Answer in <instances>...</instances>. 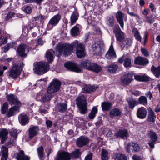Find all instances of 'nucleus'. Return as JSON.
<instances>
[{
    "label": "nucleus",
    "mask_w": 160,
    "mask_h": 160,
    "mask_svg": "<svg viewBox=\"0 0 160 160\" xmlns=\"http://www.w3.org/2000/svg\"><path fill=\"white\" fill-rule=\"evenodd\" d=\"M77 43V42L76 41L72 45L68 43H59L56 46L55 51L52 49L47 50L45 57L48 62H42L38 63L33 69L34 72L37 74H42L47 72L49 69V63L53 61L54 54L58 57H60L62 54L66 56L70 55L73 49V46Z\"/></svg>",
    "instance_id": "1"
},
{
    "label": "nucleus",
    "mask_w": 160,
    "mask_h": 160,
    "mask_svg": "<svg viewBox=\"0 0 160 160\" xmlns=\"http://www.w3.org/2000/svg\"><path fill=\"white\" fill-rule=\"evenodd\" d=\"M61 85V82L59 80H53L48 88L47 92L41 90L37 95L36 99L41 102H48L52 97L51 94L57 92L59 89Z\"/></svg>",
    "instance_id": "2"
},
{
    "label": "nucleus",
    "mask_w": 160,
    "mask_h": 160,
    "mask_svg": "<svg viewBox=\"0 0 160 160\" xmlns=\"http://www.w3.org/2000/svg\"><path fill=\"white\" fill-rule=\"evenodd\" d=\"M81 153L79 149H76L73 152L71 155L65 151H59L58 152L56 160H69L71 157L75 158L79 157Z\"/></svg>",
    "instance_id": "3"
},
{
    "label": "nucleus",
    "mask_w": 160,
    "mask_h": 160,
    "mask_svg": "<svg viewBox=\"0 0 160 160\" xmlns=\"http://www.w3.org/2000/svg\"><path fill=\"white\" fill-rule=\"evenodd\" d=\"M76 104L78 107L81 113L84 114L87 112V102L85 97L83 95L79 96L76 99Z\"/></svg>",
    "instance_id": "4"
},
{
    "label": "nucleus",
    "mask_w": 160,
    "mask_h": 160,
    "mask_svg": "<svg viewBox=\"0 0 160 160\" xmlns=\"http://www.w3.org/2000/svg\"><path fill=\"white\" fill-rule=\"evenodd\" d=\"M76 41L77 42V43L75 46H73L72 50L70 54L72 52V51L75 47H76V54L77 57L79 58H81L85 56L86 53L84 46L82 43L78 44V42L77 40H75L71 44H69L70 45H72V44Z\"/></svg>",
    "instance_id": "5"
},
{
    "label": "nucleus",
    "mask_w": 160,
    "mask_h": 160,
    "mask_svg": "<svg viewBox=\"0 0 160 160\" xmlns=\"http://www.w3.org/2000/svg\"><path fill=\"white\" fill-rule=\"evenodd\" d=\"M22 70L21 65L18 64L14 65L10 71L9 78L15 79L18 77L21 73Z\"/></svg>",
    "instance_id": "6"
},
{
    "label": "nucleus",
    "mask_w": 160,
    "mask_h": 160,
    "mask_svg": "<svg viewBox=\"0 0 160 160\" xmlns=\"http://www.w3.org/2000/svg\"><path fill=\"white\" fill-rule=\"evenodd\" d=\"M64 66L68 70L77 73L80 72L82 69L75 63L71 62H68L64 64Z\"/></svg>",
    "instance_id": "7"
},
{
    "label": "nucleus",
    "mask_w": 160,
    "mask_h": 160,
    "mask_svg": "<svg viewBox=\"0 0 160 160\" xmlns=\"http://www.w3.org/2000/svg\"><path fill=\"white\" fill-rule=\"evenodd\" d=\"M29 51V48L26 45L22 44L20 45L18 48V54L22 57L27 56L28 52Z\"/></svg>",
    "instance_id": "8"
},
{
    "label": "nucleus",
    "mask_w": 160,
    "mask_h": 160,
    "mask_svg": "<svg viewBox=\"0 0 160 160\" xmlns=\"http://www.w3.org/2000/svg\"><path fill=\"white\" fill-rule=\"evenodd\" d=\"M148 136L150 138V142L148 143L150 147L153 148L154 147V144L158 139V137L155 132L150 131L148 133Z\"/></svg>",
    "instance_id": "9"
},
{
    "label": "nucleus",
    "mask_w": 160,
    "mask_h": 160,
    "mask_svg": "<svg viewBox=\"0 0 160 160\" xmlns=\"http://www.w3.org/2000/svg\"><path fill=\"white\" fill-rule=\"evenodd\" d=\"M6 97L7 101L10 105L15 104V105L21 106V103L16 96L12 94H10L7 95Z\"/></svg>",
    "instance_id": "10"
},
{
    "label": "nucleus",
    "mask_w": 160,
    "mask_h": 160,
    "mask_svg": "<svg viewBox=\"0 0 160 160\" xmlns=\"http://www.w3.org/2000/svg\"><path fill=\"white\" fill-rule=\"evenodd\" d=\"M116 28L117 29H114L113 32L115 33L117 40L122 42L125 38L124 34L121 31L119 26H117Z\"/></svg>",
    "instance_id": "11"
},
{
    "label": "nucleus",
    "mask_w": 160,
    "mask_h": 160,
    "mask_svg": "<svg viewBox=\"0 0 160 160\" xmlns=\"http://www.w3.org/2000/svg\"><path fill=\"white\" fill-rule=\"evenodd\" d=\"M105 57L107 59H111L116 56V54L114 49L113 42H112L109 50L107 51L105 55Z\"/></svg>",
    "instance_id": "12"
},
{
    "label": "nucleus",
    "mask_w": 160,
    "mask_h": 160,
    "mask_svg": "<svg viewBox=\"0 0 160 160\" xmlns=\"http://www.w3.org/2000/svg\"><path fill=\"white\" fill-rule=\"evenodd\" d=\"M132 72L128 73L122 76L121 80L125 84L128 85L131 82L132 79Z\"/></svg>",
    "instance_id": "13"
},
{
    "label": "nucleus",
    "mask_w": 160,
    "mask_h": 160,
    "mask_svg": "<svg viewBox=\"0 0 160 160\" xmlns=\"http://www.w3.org/2000/svg\"><path fill=\"white\" fill-rule=\"evenodd\" d=\"M88 142L87 137L81 136L77 139V144L78 147H81L87 144Z\"/></svg>",
    "instance_id": "14"
},
{
    "label": "nucleus",
    "mask_w": 160,
    "mask_h": 160,
    "mask_svg": "<svg viewBox=\"0 0 160 160\" xmlns=\"http://www.w3.org/2000/svg\"><path fill=\"white\" fill-rule=\"evenodd\" d=\"M118 62L122 63L124 61V65L126 68L130 67L131 66V59L124 56L119 58L118 60Z\"/></svg>",
    "instance_id": "15"
},
{
    "label": "nucleus",
    "mask_w": 160,
    "mask_h": 160,
    "mask_svg": "<svg viewBox=\"0 0 160 160\" xmlns=\"http://www.w3.org/2000/svg\"><path fill=\"white\" fill-rule=\"evenodd\" d=\"M39 131L38 126H32L29 129V135L30 138H32L36 136Z\"/></svg>",
    "instance_id": "16"
},
{
    "label": "nucleus",
    "mask_w": 160,
    "mask_h": 160,
    "mask_svg": "<svg viewBox=\"0 0 160 160\" xmlns=\"http://www.w3.org/2000/svg\"><path fill=\"white\" fill-rule=\"evenodd\" d=\"M147 113V110L143 107L139 108L137 112V117L141 119L145 118L146 116Z\"/></svg>",
    "instance_id": "17"
},
{
    "label": "nucleus",
    "mask_w": 160,
    "mask_h": 160,
    "mask_svg": "<svg viewBox=\"0 0 160 160\" xmlns=\"http://www.w3.org/2000/svg\"><path fill=\"white\" fill-rule=\"evenodd\" d=\"M20 107L15 105L13 107H12L9 110L7 114V115L8 117H10L16 114L18 112Z\"/></svg>",
    "instance_id": "18"
},
{
    "label": "nucleus",
    "mask_w": 160,
    "mask_h": 160,
    "mask_svg": "<svg viewBox=\"0 0 160 160\" xmlns=\"http://www.w3.org/2000/svg\"><path fill=\"white\" fill-rule=\"evenodd\" d=\"M124 14L121 11L118 12L116 14V16L118 22L122 28H123L124 22L123 19Z\"/></svg>",
    "instance_id": "19"
},
{
    "label": "nucleus",
    "mask_w": 160,
    "mask_h": 160,
    "mask_svg": "<svg viewBox=\"0 0 160 160\" xmlns=\"http://www.w3.org/2000/svg\"><path fill=\"white\" fill-rule=\"evenodd\" d=\"M87 69L94 72H98L101 70L102 68L97 64L91 63Z\"/></svg>",
    "instance_id": "20"
},
{
    "label": "nucleus",
    "mask_w": 160,
    "mask_h": 160,
    "mask_svg": "<svg viewBox=\"0 0 160 160\" xmlns=\"http://www.w3.org/2000/svg\"><path fill=\"white\" fill-rule=\"evenodd\" d=\"M1 153L2 157L1 160H7L8 156V149L7 147L2 146L1 148Z\"/></svg>",
    "instance_id": "21"
},
{
    "label": "nucleus",
    "mask_w": 160,
    "mask_h": 160,
    "mask_svg": "<svg viewBox=\"0 0 160 160\" xmlns=\"http://www.w3.org/2000/svg\"><path fill=\"white\" fill-rule=\"evenodd\" d=\"M78 84L82 87V90L85 92H88L93 91L92 87L89 85H87L80 81H78Z\"/></svg>",
    "instance_id": "22"
},
{
    "label": "nucleus",
    "mask_w": 160,
    "mask_h": 160,
    "mask_svg": "<svg viewBox=\"0 0 160 160\" xmlns=\"http://www.w3.org/2000/svg\"><path fill=\"white\" fill-rule=\"evenodd\" d=\"M8 132L5 128L0 129V137L2 139L1 142L3 143L7 139Z\"/></svg>",
    "instance_id": "23"
},
{
    "label": "nucleus",
    "mask_w": 160,
    "mask_h": 160,
    "mask_svg": "<svg viewBox=\"0 0 160 160\" xmlns=\"http://www.w3.org/2000/svg\"><path fill=\"white\" fill-rule=\"evenodd\" d=\"M18 120L20 123L22 125L27 124L28 122V116L24 114H21L18 116Z\"/></svg>",
    "instance_id": "24"
},
{
    "label": "nucleus",
    "mask_w": 160,
    "mask_h": 160,
    "mask_svg": "<svg viewBox=\"0 0 160 160\" xmlns=\"http://www.w3.org/2000/svg\"><path fill=\"white\" fill-rule=\"evenodd\" d=\"M134 62L135 64L144 65L148 64V61L145 58L138 57L135 59Z\"/></svg>",
    "instance_id": "25"
},
{
    "label": "nucleus",
    "mask_w": 160,
    "mask_h": 160,
    "mask_svg": "<svg viewBox=\"0 0 160 160\" xmlns=\"http://www.w3.org/2000/svg\"><path fill=\"white\" fill-rule=\"evenodd\" d=\"M115 136L117 138H123L127 137L128 136V134L127 131L125 129H122L120 130L115 134Z\"/></svg>",
    "instance_id": "26"
},
{
    "label": "nucleus",
    "mask_w": 160,
    "mask_h": 160,
    "mask_svg": "<svg viewBox=\"0 0 160 160\" xmlns=\"http://www.w3.org/2000/svg\"><path fill=\"white\" fill-rule=\"evenodd\" d=\"M115 160H127V157L124 154L114 153L112 156Z\"/></svg>",
    "instance_id": "27"
},
{
    "label": "nucleus",
    "mask_w": 160,
    "mask_h": 160,
    "mask_svg": "<svg viewBox=\"0 0 160 160\" xmlns=\"http://www.w3.org/2000/svg\"><path fill=\"white\" fill-rule=\"evenodd\" d=\"M16 158L17 160H29V158L25 155L23 151H20L17 156Z\"/></svg>",
    "instance_id": "28"
},
{
    "label": "nucleus",
    "mask_w": 160,
    "mask_h": 160,
    "mask_svg": "<svg viewBox=\"0 0 160 160\" xmlns=\"http://www.w3.org/2000/svg\"><path fill=\"white\" fill-rule=\"evenodd\" d=\"M78 14L77 11L73 12L70 18V25H72L76 23L78 19Z\"/></svg>",
    "instance_id": "29"
},
{
    "label": "nucleus",
    "mask_w": 160,
    "mask_h": 160,
    "mask_svg": "<svg viewBox=\"0 0 160 160\" xmlns=\"http://www.w3.org/2000/svg\"><path fill=\"white\" fill-rule=\"evenodd\" d=\"M132 40L129 38H127L125 40H123L120 43V46L123 48L125 47H128L131 46L132 44Z\"/></svg>",
    "instance_id": "30"
},
{
    "label": "nucleus",
    "mask_w": 160,
    "mask_h": 160,
    "mask_svg": "<svg viewBox=\"0 0 160 160\" xmlns=\"http://www.w3.org/2000/svg\"><path fill=\"white\" fill-rule=\"evenodd\" d=\"M60 18V16L59 14H58L54 16L50 20L49 22L55 26L58 24Z\"/></svg>",
    "instance_id": "31"
},
{
    "label": "nucleus",
    "mask_w": 160,
    "mask_h": 160,
    "mask_svg": "<svg viewBox=\"0 0 160 160\" xmlns=\"http://www.w3.org/2000/svg\"><path fill=\"white\" fill-rule=\"evenodd\" d=\"M67 108V105L66 104L61 102L58 104L57 108L59 112H62L66 111Z\"/></svg>",
    "instance_id": "32"
},
{
    "label": "nucleus",
    "mask_w": 160,
    "mask_h": 160,
    "mask_svg": "<svg viewBox=\"0 0 160 160\" xmlns=\"http://www.w3.org/2000/svg\"><path fill=\"white\" fill-rule=\"evenodd\" d=\"M121 111L119 109L115 108L112 109L110 112V116L111 117L118 116L121 115Z\"/></svg>",
    "instance_id": "33"
},
{
    "label": "nucleus",
    "mask_w": 160,
    "mask_h": 160,
    "mask_svg": "<svg viewBox=\"0 0 160 160\" xmlns=\"http://www.w3.org/2000/svg\"><path fill=\"white\" fill-rule=\"evenodd\" d=\"M135 79L139 81H147L149 80V78L146 75H136L134 76Z\"/></svg>",
    "instance_id": "34"
},
{
    "label": "nucleus",
    "mask_w": 160,
    "mask_h": 160,
    "mask_svg": "<svg viewBox=\"0 0 160 160\" xmlns=\"http://www.w3.org/2000/svg\"><path fill=\"white\" fill-rule=\"evenodd\" d=\"M118 66L116 64H112L106 66V69L110 73H114L117 70Z\"/></svg>",
    "instance_id": "35"
},
{
    "label": "nucleus",
    "mask_w": 160,
    "mask_h": 160,
    "mask_svg": "<svg viewBox=\"0 0 160 160\" xmlns=\"http://www.w3.org/2000/svg\"><path fill=\"white\" fill-rule=\"evenodd\" d=\"M148 120L152 122H154L155 121V118H156V116L155 115V113L152 111V109L149 108L148 109Z\"/></svg>",
    "instance_id": "36"
},
{
    "label": "nucleus",
    "mask_w": 160,
    "mask_h": 160,
    "mask_svg": "<svg viewBox=\"0 0 160 160\" xmlns=\"http://www.w3.org/2000/svg\"><path fill=\"white\" fill-rule=\"evenodd\" d=\"M92 50L94 55H100L101 54V48L98 45L96 44L92 45Z\"/></svg>",
    "instance_id": "37"
},
{
    "label": "nucleus",
    "mask_w": 160,
    "mask_h": 160,
    "mask_svg": "<svg viewBox=\"0 0 160 160\" xmlns=\"http://www.w3.org/2000/svg\"><path fill=\"white\" fill-rule=\"evenodd\" d=\"M32 29H34L35 31L38 30V28L37 27H31V25H30V27L28 26L27 27V29L28 30H31ZM38 30L39 31V33L41 35H43L46 34V30L45 29H44L42 28H40L39 29H38Z\"/></svg>",
    "instance_id": "38"
},
{
    "label": "nucleus",
    "mask_w": 160,
    "mask_h": 160,
    "mask_svg": "<svg viewBox=\"0 0 160 160\" xmlns=\"http://www.w3.org/2000/svg\"><path fill=\"white\" fill-rule=\"evenodd\" d=\"M101 158L102 160H108L109 159L108 153L107 150L102 149L101 150Z\"/></svg>",
    "instance_id": "39"
},
{
    "label": "nucleus",
    "mask_w": 160,
    "mask_h": 160,
    "mask_svg": "<svg viewBox=\"0 0 160 160\" xmlns=\"http://www.w3.org/2000/svg\"><path fill=\"white\" fill-rule=\"evenodd\" d=\"M151 70L156 77L158 78L160 76V67L159 66L156 68L154 66H152Z\"/></svg>",
    "instance_id": "40"
},
{
    "label": "nucleus",
    "mask_w": 160,
    "mask_h": 160,
    "mask_svg": "<svg viewBox=\"0 0 160 160\" xmlns=\"http://www.w3.org/2000/svg\"><path fill=\"white\" fill-rule=\"evenodd\" d=\"M8 37L9 35L8 34H5L1 36L0 38V46L7 43L8 38Z\"/></svg>",
    "instance_id": "41"
},
{
    "label": "nucleus",
    "mask_w": 160,
    "mask_h": 160,
    "mask_svg": "<svg viewBox=\"0 0 160 160\" xmlns=\"http://www.w3.org/2000/svg\"><path fill=\"white\" fill-rule=\"evenodd\" d=\"M128 101L129 105V108H133L135 106L138 104V103L137 101L134 99L130 98L128 100Z\"/></svg>",
    "instance_id": "42"
},
{
    "label": "nucleus",
    "mask_w": 160,
    "mask_h": 160,
    "mask_svg": "<svg viewBox=\"0 0 160 160\" xmlns=\"http://www.w3.org/2000/svg\"><path fill=\"white\" fill-rule=\"evenodd\" d=\"M112 104L108 102H104L102 103V110L106 111L109 110L112 106Z\"/></svg>",
    "instance_id": "43"
},
{
    "label": "nucleus",
    "mask_w": 160,
    "mask_h": 160,
    "mask_svg": "<svg viewBox=\"0 0 160 160\" xmlns=\"http://www.w3.org/2000/svg\"><path fill=\"white\" fill-rule=\"evenodd\" d=\"M98 109L97 106H94L93 107L92 111L90 114H89L88 116L90 119H93L95 116L96 114L97 113Z\"/></svg>",
    "instance_id": "44"
},
{
    "label": "nucleus",
    "mask_w": 160,
    "mask_h": 160,
    "mask_svg": "<svg viewBox=\"0 0 160 160\" xmlns=\"http://www.w3.org/2000/svg\"><path fill=\"white\" fill-rule=\"evenodd\" d=\"M155 21V18L152 15L148 16H146L144 20V22L150 24L152 23Z\"/></svg>",
    "instance_id": "45"
},
{
    "label": "nucleus",
    "mask_w": 160,
    "mask_h": 160,
    "mask_svg": "<svg viewBox=\"0 0 160 160\" xmlns=\"http://www.w3.org/2000/svg\"><path fill=\"white\" fill-rule=\"evenodd\" d=\"M133 32L134 34V36L136 39L138 41L141 42L142 38L137 29L135 28L133 30Z\"/></svg>",
    "instance_id": "46"
},
{
    "label": "nucleus",
    "mask_w": 160,
    "mask_h": 160,
    "mask_svg": "<svg viewBox=\"0 0 160 160\" xmlns=\"http://www.w3.org/2000/svg\"><path fill=\"white\" fill-rule=\"evenodd\" d=\"M139 103L143 105H146L147 103V99L145 96H141L139 98Z\"/></svg>",
    "instance_id": "47"
},
{
    "label": "nucleus",
    "mask_w": 160,
    "mask_h": 160,
    "mask_svg": "<svg viewBox=\"0 0 160 160\" xmlns=\"http://www.w3.org/2000/svg\"><path fill=\"white\" fill-rule=\"evenodd\" d=\"M79 32V28L77 26H74L71 30V33L73 36H75L78 35Z\"/></svg>",
    "instance_id": "48"
},
{
    "label": "nucleus",
    "mask_w": 160,
    "mask_h": 160,
    "mask_svg": "<svg viewBox=\"0 0 160 160\" xmlns=\"http://www.w3.org/2000/svg\"><path fill=\"white\" fill-rule=\"evenodd\" d=\"M22 9L25 13L27 14L30 13L32 11L31 7L28 5L24 6L22 8Z\"/></svg>",
    "instance_id": "49"
},
{
    "label": "nucleus",
    "mask_w": 160,
    "mask_h": 160,
    "mask_svg": "<svg viewBox=\"0 0 160 160\" xmlns=\"http://www.w3.org/2000/svg\"><path fill=\"white\" fill-rule=\"evenodd\" d=\"M125 148L127 152L129 153L133 152L132 143L128 144L125 147Z\"/></svg>",
    "instance_id": "50"
},
{
    "label": "nucleus",
    "mask_w": 160,
    "mask_h": 160,
    "mask_svg": "<svg viewBox=\"0 0 160 160\" xmlns=\"http://www.w3.org/2000/svg\"><path fill=\"white\" fill-rule=\"evenodd\" d=\"M18 130L15 129L13 128L10 131V133L11 136L13 138L16 139L17 137Z\"/></svg>",
    "instance_id": "51"
},
{
    "label": "nucleus",
    "mask_w": 160,
    "mask_h": 160,
    "mask_svg": "<svg viewBox=\"0 0 160 160\" xmlns=\"http://www.w3.org/2000/svg\"><path fill=\"white\" fill-rule=\"evenodd\" d=\"M132 144L133 152H138L140 151V147L138 144L134 142H132Z\"/></svg>",
    "instance_id": "52"
},
{
    "label": "nucleus",
    "mask_w": 160,
    "mask_h": 160,
    "mask_svg": "<svg viewBox=\"0 0 160 160\" xmlns=\"http://www.w3.org/2000/svg\"><path fill=\"white\" fill-rule=\"evenodd\" d=\"M8 104L7 102H5L4 103L2 107V113L5 114L6 113L8 107Z\"/></svg>",
    "instance_id": "53"
},
{
    "label": "nucleus",
    "mask_w": 160,
    "mask_h": 160,
    "mask_svg": "<svg viewBox=\"0 0 160 160\" xmlns=\"http://www.w3.org/2000/svg\"><path fill=\"white\" fill-rule=\"evenodd\" d=\"M15 13L14 12H8L6 15L5 17V20H8L10 18L14 17Z\"/></svg>",
    "instance_id": "54"
},
{
    "label": "nucleus",
    "mask_w": 160,
    "mask_h": 160,
    "mask_svg": "<svg viewBox=\"0 0 160 160\" xmlns=\"http://www.w3.org/2000/svg\"><path fill=\"white\" fill-rule=\"evenodd\" d=\"M91 64V62L88 60H84L82 62L81 64V66L83 68L87 67V68Z\"/></svg>",
    "instance_id": "55"
},
{
    "label": "nucleus",
    "mask_w": 160,
    "mask_h": 160,
    "mask_svg": "<svg viewBox=\"0 0 160 160\" xmlns=\"http://www.w3.org/2000/svg\"><path fill=\"white\" fill-rule=\"evenodd\" d=\"M37 151L39 156L40 158H42L44 153L42 147L41 146L39 147L38 148Z\"/></svg>",
    "instance_id": "56"
},
{
    "label": "nucleus",
    "mask_w": 160,
    "mask_h": 160,
    "mask_svg": "<svg viewBox=\"0 0 160 160\" xmlns=\"http://www.w3.org/2000/svg\"><path fill=\"white\" fill-rule=\"evenodd\" d=\"M83 17L84 18L87 19V21L89 24L91 23L94 21V18L92 19L89 14L85 15Z\"/></svg>",
    "instance_id": "57"
},
{
    "label": "nucleus",
    "mask_w": 160,
    "mask_h": 160,
    "mask_svg": "<svg viewBox=\"0 0 160 160\" xmlns=\"http://www.w3.org/2000/svg\"><path fill=\"white\" fill-rule=\"evenodd\" d=\"M7 69V67L5 66H0V76L3 75V71Z\"/></svg>",
    "instance_id": "58"
},
{
    "label": "nucleus",
    "mask_w": 160,
    "mask_h": 160,
    "mask_svg": "<svg viewBox=\"0 0 160 160\" xmlns=\"http://www.w3.org/2000/svg\"><path fill=\"white\" fill-rule=\"evenodd\" d=\"M128 13L131 17H134L138 18H139V16L136 13L132 12H129V11H128Z\"/></svg>",
    "instance_id": "59"
},
{
    "label": "nucleus",
    "mask_w": 160,
    "mask_h": 160,
    "mask_svg": "<svg viewBox=\"0 0 160 160\" xmlns=\"http://www.w3.org/2000/svg\"><path fill=\"white\" fill-rule=\"evenodd\" d=\"M10 44L8 43L7 45L2 48V50L4 52H7L10 48Z\"/></svg>",
    "instance_id": "60"
},
{
    "label": "nucleus",
    "mask_w": 160,
    "mask_h": 160,
    "mask_svg": "<svg viewBox=\"0 0 160 160\" xmlns=\"http://www.w3.org/2000/svg\"><path fill=\"white\" fill-rule=\"evenodd\" d=\"M46 79H41L39 80H38L37 82V84L38 85L39 84H44L46 82Z\"/></svg>",
    "instance_id": "61"
},
{
    "label": "nucleus",
    "mask_w": 160,
    "mask_h": 160,
    "mask_svg": "<svg viewBox=\"0 0 160 160\" xmlns=\"http://www.w3.org/2000/svg\"><path fill=\"white\" fill-rule=\"evenodd\" d=\"M108 20V23L111 25H112L114 22V19L113 16L111 17Z\"/></svg>",
    "instance_id": "62"
},
{
    "label": "nucleus",
    "mask_w": 160,
    "mask_h": 160,
    "mask_svg": "<svg viewBox=\"0 0 160 160\" xmlns=\"http://www.w3.org/2000/svg\"><path fill=\"white\" fill-rule=\"evenodd\" d=\"M149 7L150 8L152 11V12H155L156 8L155 7L154 4H153L152 3H149Z\"/></svg>",
    "instance_id": "63"
},
{
    "label": "nucleus",
    "mask_w": 160,
    "mask_h": 160,
    "mask_svg": "<svg viewBox=\"0 0 160 160\" xmlns=\"http://www.w3.org/2000/svg\"><path fill=\"white\" fill-rule=\"evenodd\" d=\"M141 51L142 54H143L145 56H147L148 55V53L145 49L142 48L141 49Z\"/></svg>",
    "instance_id": "64"
}]
</instances>
